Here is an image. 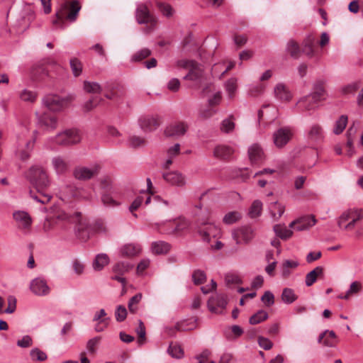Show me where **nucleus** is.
I'll use <instances>...</instances> for the list:
<instances>
[{"label":"nucleus","instance_id":"nucleus-1","mask_svg":"<svg viewBox=\"0 0 363 363\" xmlns=\"http://www.w3.org/2000/svg\"><path fill=\"white\" fill-rule=\"evenodd\" d=\"M81 216L79 213H77L75 216H72L66 213L62 209H57L55 211L53 216H48L43 223V228L44 231L49 232L59 228L64 229L67 224L77 222V236L83 241H86L89 237V230L86 229L85 223H83L79 219Z\"/></svg>","mask_w":363,"mask_h":363},{"label":"nucleus","instance_id":"nucleus-2","mask_svg":"<svg viewBox=\"0 0 363 363\" xmlns=\"http://www.w3.org/2000/svg\"><path fill=\"white\" fill-rule=\"evenodd\" d=\"M27 179L33 185L34 190L30 191V196L43 204L48 203L52 196L45 191L49 185L46 171L40 166H32L26 174Z\"/></svg>","mask_w":363,"mask_h":363},{"label":"nucleus","instance_id":"nucleus-3","mask_svg":"<svg viewBox=\"0 0 363 363\" xmlns=\"http://www.w3.org/2000/svg\"><path fill=\"white\" fill-rule=\"evenodd\" d=\"M177 67L188 70L187 74L184 77L185 80L195 82L201 84L206 79L203 67L193 60H179L177 62Z\"/></svg>","mask_w":363,"mask_h":363},{"label":"nucleus","instance_id":"nucleus-4","mask_svg":"<svg viewBox=\"0 0 363 363\" xmlns=\"http://www.w3.org/2000/svg\"><path fill=\"white\" fill-rule=\"evenodd\" d=\"M363 219V209L349 208L340 215L337 220V225L345 231L354 229L358 223Z\"/></svg>","mask_w":363,"mask_h":363},{"label":"nucleus","instance_id":"nucleus-5","mask_svg":"<svg viewBox=\"0 0 363 363\" xmlns=\"http://www.w3.org/2000/svg\"><path fill=\"white\" fill-rule=\"evenodd\" d=\"M73 95L61 97L58 95H48L43 99L44 105L51 111L60 112L67 108L74 101Z\"/></svg>","mask_w":363,"mask_h":363},{"label":"nucleus","instance_id":"nucleus-6","mask_svg":"<svg viewBox=\"0 0 363 363\" xmlns=\"http://www.w3.org/2000/svg\"><path fill=\"white\" fill-rule=\"evenodd\" d=\"M81 141V133L75 128L67 129L55 137V143L59 145L69 146Z\"/></svg>","mask_w":363,"mask_h":363},{"label":"nucleus","instance_id":"nucleus-7","mask_svg":"<svg viewBox=\"0 0 363 363\" xmlns=\"http://www.w3.org/2000/svg\"><path fill=\"white\" fill-rule=\"evenodd\" d=\"M81 9V5L78 1H73L69 6H63L56 13L59 21L67 20L74 21L77 19L79 11Z\"/></svg>","mask_w":363,"mask_h":363},{"label":"nucleus","instance_id":"nucleus-8","mask_svg":"<svg viewBox=\"0 0 363 363\" xmlns=\"http://www.w3.org/2000/svg\"><path fill=\"white\" fill-rule=\"evenodd\" d=\"M255 236V230L250 225L241 226L233 232V238L238 245H247Z\"/></svg>","mask_w":363,"mask_h":363},{"label":"nucleus","instance_id":"nucleus-9","mask_svg":"<svg viewBox=\"0 0 363 363\" xmlns=\"http://www.w3.org/2000/svg\"><path fill=\"white\" fill-rule=\"evenodd\" d=\"M188 221L179 218L174 220H169L163 224L162 228L160 230L167 234H179L188 228Z\"/></svg>","mask_w":363,"mask_h":363},{"label":"nucleus","instance_id":"nucleus-10","mask_svg":"<svg viewBox=\"0 0 363 363\" xmlns=\"http://www.w3.org/2000/svg\"><path fill=\"white\" fill-rule=\"evenodd\" d=\"M317 36L314 33L308 34L302 42L303 52L308 58L318 57L320 52L315 47Z\"/></svg>","mask_w":363,"mask_h":363},{"label":"nucleus","instance_id":"nucleus-11","mask_svg":"<svg viewBox=\"0 0 363 363\" xmlns=\"http://www.w3.org/2000/svg\"><path fill=\"white\" fill-rule=\"evenodd\" d=\"M140 128L147 133L157 130L162 123L161 118L157 115L145 116L141 117L139 121Z\"/></svg>","mask_w":363,"mask_h":363},{"label":"nucleus","instance_id":"nucleus-12","mask_svg":"<svg viewBox=\"0 0 363 363\" xmlns=\"http://www.w3.org/2000/svg\"><path fill=\"white\" fill-rule=\"evenodd\" d=\"M135 18L137 23H156L157 21L155 16L145 4H140L137 6Z\"/></svg>","mask_w":363,"mask_h":363},{"label":"nucleus","instance_id":"nucleus-13","mask_svg":"<svg viewBox=\"0 0 363 363\" xmlns=\"http://www.w3.org/2000/svg\"><path fill=\"white\" fill-rule=\"evenodd\" d=\"M292 133L289 128H281L273 135L274 143L277 147L281 148L286 145L291 140Z\"/></svg>","mask_w":363,"mask_h":363},{"label":"nucleus","instance_id":"nucleus-14","mask_svg":"<svg viewBox=\"0 0 363 363\" xmlns=\"http://www.w3.org/2000/svg\"><path fill=\"white\" fill-rule=\"evenodd\" d=\"M188 125L182 121L173 123L168 125L164 130V135L167 137L177 138L185 135L188 130Z\"/></svg>","mask_w":363,"mask_h":363},{"label":"nucleus","instance_id":"nucleus-15","mask_svg":"<svg viewBox=\"0 0 363 363\" xmlns=\"http://www.w3.org/2000/svg\"><path fill=\"white\" fill-rule=\"evenodd\" d=\"M133 267V265L128 262H117L113 267V272L115 273L116 275L113 277L112 279L124 284L125 279L122 276L128 272Z\"/></svg>","mask_w":363,"mask_h":363},{"label":"nucleus","instance_id":"nucleus-16","mask_svg":"<svg viewBox=\"0 0 363 363\" xmlns=\"http://www.w3.org/2000/svg\"><path fill=\"white\" fill-rule=\"evenodd\" d=\"M100 167L94 165L91 168L79 167L74 169V175L77 179L86 180L96 176L99 172Z\"/></svg>","mask_w":363,"mask_h":363},{"label":"nucleus","instance_id":"nucleus-17","mask_svg":"<svg viewBox=\"0 0 363 363\" xmlns=\"http://www.w3.org/2000/svg\"><path fill=\"white\" fill-rule=\"evenodd\" d=\"M316 223V220L313 216L301 217L289 225V227L298 231H302L310 228Z\"/></svg>","mask_w":363,"mask_h":363},{"label":"nucleus","instance_id":"nucleus-18","mask_svg":"<svg viewBox=\"0 0 363 363\" xmlns=\"http://www.w3.org/2000/svg\"><path fill=\"white\" fill-rule=\"evenodd\" d=\"M31 291L37 296H46L50 293V288L45 280L38 277L33 279L30 284Z\"/></svg>","mask_w":363,"mask_h":363},{"label":"nucleus","instance_id":"nucleus-19","mask_svg":"<svg viewBox=\"0 0 363 363\" xmlns=\"http://www.w3.org/2000/svg\"><path fill=\"white\" fill-rule=\"evenodd\" d=\"M110 320L104 309L95 312L93 318V321L96 322L94 327L95 331L98 333L104 331L108 327Z\"/></svg>","mask_w":363,"mask_h":363},{"label":"nucleus","instance_id":"nucleus-20","mask_svg":"<svg viewBox=\"0 0 363 363\" xmlns=\"http://www.w3.org/2000/svg\"><path fill=\"white\" fill-rule=\"evenodd\" d=\"M38 124L47 130H55L57 126V116L50 113L45 112L38 118Z\"/></svg>","mask_w":363,"mask_h":363},{"label":"nucleus","instance_id":"nucleus-21","mask_svg":"<svg viewBox=\"0 0 363 363\" xmlns=\"http://www.w3.org/2000/svg\"><path fill=\"white\" fill-rule=\"evenodd\" d=\"M318 101L311 94L301 98L296 104L301 111H311L316 108Z\"/></svg>","mask_w":363,"mask_h":363},{"label":"nucleus","instance_id":"nucleus-22","mask_svg":"<svg viewBox=\"0 0 363 363\" xmlns=\"http://www.w3.org/2000/svg\"><path fill=\"white\" fill-rule=\"evenodd\" d=\"M35 143V139L26 141L24 144L19 142L18 143L16 155L22 161H26L30 158V154Z\"/></svg>","mask_w":363,"mask_h":363},{"label":"nucleus","instance_id":"nucleus-23","mask_svg":"<svg viewBox=\"0 0 363 363\" xmlns=\"http://www.w3.org/2000/svg\"><path fill=\"white\" fill-rule=\"evenodd\" d=\"M208 305L212 312L220 313L227 305L226 296L224 295H218L212 297L208 300Z\"/></svg>","mask_w":363,"mask_h":363},{"label":"nucleus","instance_id":"nucleus-24","mask_svg":"<svg viewBox=\"0 0 363 363\" xmlns=\"http://www.w3.org/2000/svg\"><path fill=\"white\" fill-rule=\"evenodd\" d=\"M163 179L169 184L177 186H182L185 184V177L179 172H164Z\"/></svg>","mask_w":363,"mask_h":363},{"label":"nucleus","instance_id":"nucleus-25","mask_svg":"<svg viewBox=\"0 0 363 363\" xmlns=\"http://www.w3.org/2000/svg\"><path fill=\"white\" fill-rule=\"evenodd\" d=\"M249 159L252 164H257L264 160V152L257 144H253L248 149Z\"/></svg>","mask_w":363,"mask_h":363},{"label":"nucleus","instance_id":"nucleus-26","mask_svg":"<svg viewBox=\"0 0 363 363\" xmlns=\"http://www.w3.org/2000/svg\"><path fill=\"white\" fill-rule=\"evenodd\" d=\"M286 52L293 59H298L301 54L303 53V48H301L298 42L294 39H290L286 44Z\"/></svg>","mask_w":363,"mask_h":363},{"label":"nucleus","instance_id":"nucleus-27","mask_svg":"<svg viewBox=\"0 0 363 363\" xmlns=\"http://www.w3.org/2000/svg\"><path fill=\"white\" fill-rule=\"evenodd\" d=\"M117 190L115 193L112 192H101V201L104 206L110 208L119 206L121 202L117 199Z\"/></svg>","mask_w":363,"mask_h":363},{"label":"nucleus","instance_id":"nucleus-28","mask_svg":"<svg viewBox=\"0 0 363 363\" xmlns=\"http://www.w3.org/2000/svg\"><path fill=\"white\" fill-rule=\"evenodd\" d=\"M275 97L284 102H288L292 99V94L289 89L283 84H278L274 90Z\"/></svg>","mask_w":363,"mask_h":363},{"label":"nucleus","instance_id":"nucleus-29","mask_svg":"<svg viewBox=\"0 0 363 363\" xmlns=\"http://www.w3.org/2000/svg\"><path fill=\"white\" fill-rule=\"evenodd\" d=\"M13 218L18 223L19 228L27 230L31 225V218L25 211H16L13 213Z\"/></svg>","mask_w":363,"mask_h":363},{"label":"nucleus","instance_id":"nucleus-30","mask_svg":"<svg viewBox=\"0 0 363 363\" xmlns=\"http://www.w3.org/2000/svg\"><path fill=\"white\" fill-rule=\"evenodd\" d=\"M217 230L216 227L211 223L203 221L201 223V225L199 226L198 232L202 237L204 241L208 242L210 240V236H215L213 231Z\"/></svg>","mask_w":363,"mask_h":363},{"label":"nucleus","instance_id":"nucleus-31","mask_svg":"<svg viewBox=\"0 0 363 363\" xmlns=\"http://www.w3.org/2000/svg\"><path fill=\"white\" fill-rule=\"evenodd\" d=\"M308 139L313 143H320L323 139L322 127L318 124L313 125L308 133Z\"/></svg>","mask_w":363,"mask_h":363},{"label":"nucleus","instance_id":"nucleus-32","mask_svg":"<svg viewBox=\"0 0 363 363\" xmlns=\"http://www.w3.org/2000/svg\"><path fill=\"white\" fill-rule=\"evenodd\" d=\"M52 164L58 174H62L67 172L69 169V163L63 157L58 156L52 158Z\"/></svg>","mask_w":363,"mask_h":363},{"label":"nucleus","instance_id":"nucleus-33","mask_svg":"<svg viewBox=\"0 0 363 363\" xmlns=\"http://www.w3.org/2000/svg\"><path fill=\"white\" fill-rule=\"evenodd\" d=\"M318 342H323L327 347H335L337 342V338L333 331L326 330L319 336Z\"/></svg>","mask_w":363,"mask_h":363},{"label":"nucleus","instance_id":"nucleus-34","mask_svg":"<svg viewBox=\"0 0 363 363\" xmlns=\"http://www.w3.org/2000/svg\"><path fill=\"white\" fill-rule=\"evenodd\" d=\"M232 147L226 145H218L215 147L213 155L220 160H228L233 154Z\"/></svg>","mask_w":363,"mask_h":363},{"label":"nucleus","instance_id":"nucleus-35","mask_svg":"<svg viewBox=\"0 0 363 363\" xmlns=\"http://www.w3.org/2000/svg\"><path fill=\"white\" fill-rule=\"evenodd\" d=\"M362 289V285L359 281H354L350 284V289L345 294L338 296V298L349 300L351 297L357 296Z\"/></svg>","mask_w":363,"mask_h":363},{"label":"nucleus","instance_id":"nucleus-36","mask_svg":"<svg viewBox=\"0 0 363 363\" xmlns=\"http://www.w3.org/2000/svg\"><path fill=\"white\" fill-rule=\"evenodd\" d=\"M140 252V247L138 245L135 244L125 245L121 249V254L124 257H133L138 256Z\"/></svg>","mask_w":363,"mask_h":363},{"label":"nucleus","instance_id":"nucleus-37","mask_svg":"<svg viewBox=\"0 0 363 363\" xmlns=\"http://www.w3.org/2000/svg\"><path fill=\"white\" fill-rule=\"evenodd\" d=\"M323 277V268L317 267L313 270L308 273L306 276V285L307 286H312L318 278Z\"/></svg>","mask_w":363,"mask_h":363},{"label":"nucleus","instance_id":"nucleus-38","mask_svg":"<svg viewBox=\"0 0 363 363\" xmlns=\"http://www.w3.org/2000/svg\"><path fill=\"white\" fill-rule=\"evenodd\" d=\"M318 102L325 99L326 91L324 82L321 80L317 81L313 86V91L311 94Z\"/></svg>","mask_w":363,"mask_h":363},{"label":"nucleus","instance_id":"nucleus-39","mask_svg":"<svg viewBox=\"0 0 363 363\" xmlns=\"http://www.w3.org/2000/svg\"><path fill=\"white\" fill-rule=\"evenodd\" d=\"M77 187L74 186H67L61 193L62 200L69 202L72 199H77Z\"/></svg>","mask_w":363,"mask_h":363},{"label":"nucleus","instance_id":"nucleus-40","mask_svg":"<svg viewBox=\"0 0 363 363\" xmlns=\"http://www.w3.org/2000/svg\"><path fill=\"white\" fill-rule=\"evenodd\" d=\"M274 231L275 234L282 240H287L293 235V231L288 229L286 225L281 224H277L274 226Z\"/></svg>","mask_w":363,"mask_h":363},{"label":"nucleus","instance_id":"nucleus-41","mask_svg":"<svg viewBox=\"0 0 363 363\" xmlns=\"http://www.w3.org/2000/svg\"><path fill=\"white\" fill-rule=\"evenodd\" d=\"M225 285L229 288H234L237 285L242 284L240 276L235 272H229L225 276Z\"/></svg>","mask_w":363,"mask_h":363},{"label":"nucleus","instance_id":"nucleus-42","mask_svg":"<svg viewBox=\"0 0 363 363\" xmlns=\"http://www.w3.org/2000/svg\"><path fill=\"white\" fill-rule=\"evenodd\" d=\"M354 137L353 136L352 128H350L347 132L346 155L352 157L356 152L354 147Z\"/></svg>","mask_w":363,"mask_h":363},{"label":"nucleus","instance_id":"nucleus-43","mask_svg":"<svg viewBox=\"0 0 363 363\" xmlns=\"http://www.w3.org/2000/svg\"><path fill=\"white\" fill-rule=\"evenodd\" d=\"M152 251L154 254H166L170 250V245L164 241H157L152 243Z\"/></svg>","mask_w":363,"mask_h":363},{"label":"nucleus","instance_id":"nucleus-44","mask_svg":"<svg viewBox=\"0 0 363 363\" xmlns=\"http://www.w3.org/2000/svg\"><path fill=\"white\" fill-rule=\"evenodd\" d=\"M108 262L109 258L106 254H99L93 262V267L96 271H101Z\"/></svg>","mask_w":363,"mask_h":363},{"label":"nucleus","instance_id":"nucleus-45","mask_svg":"<svg viewBox=\"0 0 363 363\" xmlns=\"http://www.w3.org/2000/svg\"><path fill=\"white\" fill-rule=\"evenodd\" d=\"M104 87L95 82L84 81V89L90 94H100L104 91Z\"/></svg>","mask_w":363,"mask_h":363},{"label":"nucleus","instance_id":"nucleus-46","mask_svg":"<svg viewBox=\"0 0 363 363\" xmlns=\"http://www.w3.org/2000/svg\"><path fill=\"white\" fill-rule=\"evenodd\" d=\"M100 187L102 192L115 193L117 190L113 185V180L110 177H104L100 180Z\"/></svg>","mask_w":363,"mask_h":363},{"label":"nucleus","instance_id":"nucleus-47","mask_svg":"<svg viewBox=\"0 0 363 363\" xmlns=\"http://www.w3.org/2000/svg\"><path fill=\"white\" fill-rule=\"evenodd\" d=\"M298 298L294 291L290 288H284L281 294V300L287 304L292 303Z\"/></svg>","mask_w":363,"mask_h":363},{"label":"nucleus","instance_id":"nucleus-48","mask_svg":"<svg viewBox=\"0 0 363 363\" xmlns=\"http://www.w3.org/2000/svg\"><path fill=\"white\" fill-rule=\"evenodd\" d=\"M242 218V213L239 211H231L225 215L223 221L225 224L232 225L239 221Z\"/></svg>","mask_w":363,"mask_h":363},{"label":"nucleus","instance_id":"nucleus-49","mask_svg":"<svg viewBox=\"0 0 363 363\" xmlns=\"http://www.w3.org/2000/svg\"><path fill=\"white\" fill-rule=\"evenodd\" d=\"M70 67L73 75L75 77H79L82 72V62L77 57H72L70 59Z\"/></svg>","mask_w":363,"mask_h":363},{"label":"nucleus","instance_id":"nucleus-50","mask_svg":"<svg viewBox=\"0 0 363 363\" xmlns=\"http://www.w3.org/2000/svg\"><path fill=\"white\" fill-rule=\"evenodd\" d=\"M298 263L296 261L285 260L281 266L282 277L284 278H288L291 274V269H295L298 267Z\"/></svg>","mask_w":363,"mask_h":363},{"label":"nucleus","instance_id":"nucleus-51","mask_svg":"<svg viewBox=\"0 0 363 363\" xmlns=\"http://www.w3.org/2000/svg\"><path fill=\"white\" fill-rule=\"evenodd\" d=\"M271 214L274 220H279L285 211V207L278 203H274L270 207Z\"/></svg>","mask_w":363,"mask_h":363},{"label":"nucleus","instance_id":"nucleus-52","mask_svg":"<svg viewBox=\"0 0 363 363\" xmlns=\"http://www.w3.org/2000/svg\"><path fill=\"white\" fill-rule=\"evenodd\" d=\"M147 140L145 138L132 135L128 139L129 146L133 148L144 147L147 145Z\"/></svg>","mask_w":363,"mask_h":363},{"label":"nucleus","instance_id":"nucleus-53","mask_svg":"<svg viewBox=\"0 0 363 363\" xmlns=\"http://www.w3.org/2000/svg\"><path fill=\"white\" fill-rule=\"evenodd\" d=\"M268 318V313L264 310H259L252 315L250 318V323L252 325L259 324Z\"/></svg>","mask_w":363,"mask_h":363},{"label":"nucleus","instance_id":"nucleus-54","mask_svg":"<svg viewBox=\"0 0 363 363\" xmlns=\"http://www.w3.org/2000/svg\"><path fill=\"white\" fill-rule=\"evenodd\" d=\"M217 110L215 108V107L208 105L206 107L200 108L199 111V117L202 120L208 119L214 116Z\"/></svg>","mask_w":363,"mask_h":363},{"label":"nucleus","instance_id":"nucleus-55","mask_svg":"<svg viewBox=\"0 0 363 363\" xmlns=\"http://www.w3.org/2000/svg\"><path fill=\"white\" fill-rule=\"evenodd\" d=\"M347 124V116L342 115L336 121L333 133L335 135H339L342 133Z\"/></svg>","mask_w":363,"mask_h":363},{"label":"nucleus","instance_id":"nucleus-56","mask_svg":"<svg viewBox=\"0 0 363 363\" xmlns=\"http://www.w3.org/2000/svg\"><path fill=\"white\" fill-rule=\"evenodd\" d=\"M262 211V203L259 200H255L249 211L250 216L252 218H257L261 215Z\"/></svg>","mask_w":363,"mask_h":363},{"label":"nucleus","instance_id":"nucleus-57","mask_svg":"<svg viewBox=\"0 0 363 363\" xmlns=\"http://www.w3.org/2000/svg\"><path fill=\"white\" fill-rule=\"evenodd\" d=\"M30 356L33 361L43 362L48 358L46 353L38 348L31 350L30 352Z\"/></svg>","mask_w":363,"mask_h":363},{"label":"nucleus","instance_id":"nucleus-58","mask_svg":"<svg viewBox=\"0 0 363 363\" xmlns=\"http://www.w3.org/2000/svg\"><path fill=\"white\" fill-rule=\"evenodd\" d=\"M135 332L138 335V342L140 345H143L146 341V332L144 323L139 320L138 327L136 328Z\"/></svg>","mask_w":363,"mask_h":363},{"label":"nucleus","instance_id":"nucleus-59","mask_svg":"<svg viewBox=\"0 0 363 363\" xmlns=\"http://www.w3.org/2000/svg\"><path fill=\"white\" fill-rule=\"evenodd\" d=\"M235 128V123L233 121V116L224 119L220 124V130L225 133L232 132Z\"/></svg>","mask_w":363,"mask_h":363},{"label":"nucleus","instance_id":"nucleus-60","mask_svg":"<svg viewBox=\"0 0 363 363\" xmlns=\"http://www.w3.org/2000/svg\"><path fill=\"white\" fill-rule=\"evenodd\" d=\"M142 298L141 294H137L133 296L128 302V309L130 313H135L138 310V304L140 303Z\"/></svg>","mask_w":363,"mask_h":363},{"label":"nucleus","instance_id":"nucleus-61","mask_svg":"<svg viewBox=\"0 0 363 363\" xmlns=\"http://www.w3.org/2000/svg\"><path fill=\"white\" fill-rule=\"evenodd\" d=\"M151 55V51L147 48H143L141 50L136 52L132 56L133 62H140L143 60L147 58Z\"/></svg>","mask_w":363,"mask_h":363},{"label":"nucleus","instance_id":"nucleus-62","mask_svg":"<svg viewBox=\"0 0 363 363\" xmlns=\"http://www.w3.org/2000/svg\"><path fill=\"white\" fill-rule=\"evenodd\" d=\"M157 7L160 10V11L165 16L169 17V16H172V14H173V12H174L173 9L168 4H165V3H162V2H157Z\"/></svg>","mask_w":363,"mask_h":363},{"label":"nucleus","instance_id":"nucleus-63","mask_svg":"<svg viewBox=\"0 0 363 363\" xmlns=\"http://www.w3.org/2000/svg\"><path fill=\"white\" fill-rule=\"evenodd\" d=\"M168 351L170 355L175 358H181L183 355V350L181 346L176 344H171L169 347Z\"/></svg>","mask_w":363,"mask_h":363},{"label":"nucleus","instance_id":"nucleus-64","mask_svg":"<svg viewBox=\"0 0 363 363\" xmlns=\"http://www.w3.org/2000/svg\"><path fill=\"white\" fill-rule=\"evenodd\" d=\"M21 100L28 102H34L36 99V94L28 90H23L20 93Z\"/></svg>","mask_w":363,"mask_h":363}]
</instances>
